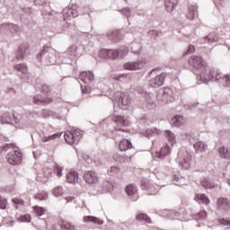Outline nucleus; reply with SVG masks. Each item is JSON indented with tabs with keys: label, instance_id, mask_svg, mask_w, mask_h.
Here are the masks:
<instances>
[{
	"label": "nucleus",
	"instance_id": "obj_1",
	"mask_svg": "<svg viewBox=\"0 0 230 230\" xmlns=\"http://www.w3.org/2000/svg\"><path fill=\"white\" fill-rule=\"evenodd\" d=\"M189 64L190 66H192L194 69L202 71L200 75L203 78H206L207 76L208 78H215L214 80H225L226 85L230 87V75H222V74L211 72L209 66H208V64H206V61H204L202 57L191 56L189 58Z\"/></svg>",
	"mask_w": 230,
	"mask_h": 230
},
{
	"label": "nucleus",
	"instance_id": "obj_2",
	"mask_svg": "<svg viewBox=\"0 0 230 230\" xmlns=\"http://www.w3.org/2000/svg\"><path fill=\"white\" fill-rule=\"evenodd\" d=\"M30 54V45L28 43H22L19 46L18 49L15 52L16 60H22L25 57H28Z\"/></svg>",
	"mask_w": 230,
	"mask_h": 230
},
{
	"label": "nucleus",
	"instance_id": "obj_3",
	"mask_svg": "<svg viewBox=\"0 0 230 230\" xmlns=\"http://www.w3.org/2000/svg\"><path fill=\"white\" fill-rule=\"evenodd\" d=\"M6 159L9 164L15 166V164H21V162L22 161V155L19 151H13L7 154Z\"/></svg>",
	"mask_w": 230,
	"mask_h": 230
},
{
	"label": "nucleus",
	"instance_id": "obj_4",
	"mask_svg": "<svg viewBox=\"0 0 230 230\" xmlns=\"http://www.w3.org/2000/svg\"><path fill=\"white\" fill-rule=\"evenodd\" d=\"M65 141L68 145H75V143L80 141V132L77 130L75 131H66L64 135Z\"/></svg>",
	"mask_w": 230,
	"mask_h": 230
},
{
	"label": "nucleus",
	"instance_id": "obj_5",
	"mask_svg": "<svg viewBox=\"0 0 230 230\" xmlns=\"http://www.w3.org/2000/svg\"><path fill=\"white\" fill-rule=\"evenodd\" d=\"M84 179L87 184H97L98 181H100L98 173L94 171H87L84 172Z\"/></svg>",
	"mask_w": 230,
	"mask_h": 230
},
{
	"label": "nucleus",
	"instance_id": "obj_6",
	"mask_svg": "<svg viewBox=\"0 0 230 230\" xmlns=\"http://www.w3.org/2000/svg\"><path fill=\"white\" fill-rule=\"evenodd\" d=\"M216 208L218 211H229L230 200L227 198H218L216 202Z\"/></svg>",
	"mask_w": 230,
	"mask_h": 230
},
{
	"label": "nucleus",
	"instance_id": "obj_7",
	"mask_svg": "<svg viewBox=\"0 0 230 230\" xmlns=\"http://www.w3.org/2000/svg\"><path fill=\"white\" fill-rule=\"evenodd\" d=\"M116 96L118 98L117 103L119 107L123 109V107H128V105H130V98L126 93L119 92L116 93Z\"/></svg>",
	"mask_w": 230,
	"mask_h": 230
},
{
	"label": "nucleus",
	"instance_id": "obj_8",
	"mask_svg": "<svg viewBox=\"0 0 230 230\" xmlns=\"http://www.w3.org/2000/svg\"><path fill=\"white\" fill-rule=\"evenodd\" d=\"M78 6L76 4H73L72 7H66L63 10V15L65 21H69L71 17H78V12L76 11Z\"/></svg>",
	"mask_w": 230,
	"mask_h": 230
},
{
	"label": "nucleus",
	"instance_id": "obj_9",
	"mask_svg": "<svg viewBox=\"0 0 230 230\" xmlns=\"http://www.w3.org/2000/svg\"><path fill=\"white\" fill-rule=\"evenodd\" d=\"M33 102L36 105H49V103H52L53 102V97H43L42 95L38 94L34 96Z\"/></svg>",
	"mask_w": 230,
	"mask_h": 230
},
{
	"label": "nucleus",
	"instance_id": "obj_10",
	"mask_svg": "<svg viewBox=\"0 0 230 230\" xmlns=\"http://www.w3.org/2000/svg\"><path fill=\"white\" fill-rule=\"evenodd\" d=\"M143 62L137 61V62H128L124 64V69H127L128 71H137V69L143 68Z\"/></svg>",
	"mask_w": 230,
	"mask_h": 230
},
{
	"label": "nucleus",
	"instance_id": "obj_11",
	"mask_svg": "<svg viewBox=\"0 0 230 230\" xmlns=\"http://www.w3.org/2000/svg\"><path fill=\"white\" fill-rule=\"evenodd\" d=\"M83 221L85 224H93V226H103V220L94 217V216H84Z\"/></svg>",
	"mask_w": 230,
	"mask_h": 230
},
{
	"label": "nucleus",
	"instance_id": "obj_12",
	"mask_svg": "<svg viewBox=\"0 0 230 230\" xmlns=\"http://www.w3.org/2000/svg\"><path fill=\"white\" fill-rule=\"evenodd\" d=\"M67 55H69V57H72L73 58H80V57H82L83 54L82 51H80L78 46L71 45L67 49Z\"/></svg>",
	"mask_w": 230,
	"mask_h": 230
},
{
	"label": "nucleus",
	"instance_id": "obj_13",
	"mask_svg": "<svg viewBox=\"0 0 230 230\" xmlns=\"http://www.w3.org/2000/svg\"><path fill=\"white\" fill-rule=\"evenodd\" d=\"M180 164L183 170H190L191 166V155L186 153L183 158L180 161Z\"/></svg>",
	"mask_w": 230,
	"mask_h": 230
},
{
	"label": "nucleus",
	"instance_id": "obj_14",
	"mask_svg": "<svg viewBox=\"0 0 230 230\" xmlns=\"http://www.w3.org/2000/svg\"><path fill=\"white\" fill-rule=\"evenodd\" d=\"M79 78L82 82H84V84H91V82H93V80H94V75L93 74V72H82L79 75Z\"/></svg>",
	"mask_w": 230,
	"mask_h": 230
},
{
	"label": "nucleus",
	"instance_id": "obj_15",
	"mask_svg": "<svg viewBox=\"0 0 230 230\" xmlns=\"http://www.w3.org/2000/svg\"><path fill=\"white\" fill-rule=\"evenodd\" d=\"M112 121L118 125V127H128L129 122L128 119H125L123 116H113Z\"/></svg>",
	"mask_w": 230,
	"mask_h": 230
},
{
	"label": "nucleus",
	"instance_id": "obj_16",
	"mask_svg": "<svg viewBox=\"0 0 230 230\" xmlns=\"http://www.w3.org/2000/svg\"><path fill=\"white\" fill-rule=\"evenodd\" d=\"M164 84V75H156L154 79L149 81V85L151 87H161Z\"/></svg>",
	"mask_w": 230,
	"mask_h": 230
},
{
	"label": "nucleus",
	"instance_id": "obj_17",
	"mask_svg": "<svg viewBox=\"0 0 230 230\" xmlns=\"http://www.w3.org/2000/svg\"><path fill=\"white\" fill-rule=\"evenodd\" d=\"M132 148H134V146L128 139H122L119 144V149L120 152H127V150H130Z\"/></svg>",
	"mask_w": 230,
	"mask_h": 230
},
{
	"label": "nucleus",
	"instance_id": "obj_18",
	"mask_svg": "<svg viewBox=\"0 0 230 230\" xmlns=\"http://www.w3.org/2000/svg\"><path fill=\"white\" fill-rule=\"evenodd\" d=\"M66 181L69 184H76L78 182V172L75 170H70L66 174Z\"/></svg>",
	"mask_w": 230,
	"mask_h": 230
},
{
	"label": "nucleus",
	"instance_id": "obj_19",
	"mask_svg": "<svg viewBox=\"0 0 230 230\" xmlns=\"http://www.w3.org/2000/svg\"><path fill=\"white\" fill-rule=\"evenodd\" d=\"M197 10H198L197 4L188 5V10L185 15L187 19H189V21H193V19H195V13H197Z\"/></svg>",
	"mask_w": 230,
	"mask_h": 230
},
{
	"label": "nucleus",
	"instance_id": "obj_20",
	"mask_svg": "<svg viewBox=\"0 0 230 230\" xmlns=\"http://www.w3.org/2000/svg\"><path fill=\"white\" fill-rule=\"evenodd\" d=\"M170 152H172V149L170 148V146L165 145L164 146H163L159 152H156L155 154V157H157L158 159H163L164 157H166V155H169Z\"/></svg>",
	"mask_w": 230,
	"mask_h": 230
},
{
	"label": "nucleus",
	"instance_id": "obj_21",
	"mask_svg": "<svg viewBox=\"0 0 230 230\" xmlns=\"http://www.w3.org/2000/svg\"><path fill=\"white\" fill-rule=\"evenodd\" d=\"M164 137H166V139L168 140V143H170V145H172V146H173V145H175V143H176L175 135L172 131L164 130Z\"/></svg>",
	"mask_w": 230,
	"mask_h": 230
},
{
	"label": "nucleus",
	"instance_id": "obj_22",
	"mask_svg": "<svg viewBox=\"0 0 230 230\" xmlns=\"http://www.w3.org/2000/svg\"><path fill=\"white\" fill-rule=\"evenodd\" d=\"M13 69L18 71V73H22V75H28V66L24 63L14 65Z\"/></svg>",
	"mask_w": 230,
	"mask_h": 230
},
{
	"label": "nucleus",
	"instance_id": "obj_23",
	"mask_svg": "<svg viewBox=\"0 0 230 230\" xmlns=\"http://www.w3.org/2000/svg\"><path fill=\"white\" fill-rule=\"evenodd\" d=\"M172 123L175 127H181V125H184L186 123V120L184 119V117H182V116H175L172 119Z\"/></svg>",
	"mask_w": 230,
	"mask_h": 230
},
{
	"label": "nucleus",
	"instance_id": "obj_24",
	"mask_svg": "<svg viewBox=\"0 0 230 230\" xmlns=\"http://www.w3.org/2000/svg\"><path fill=\"white\" fill-rule=\"evenodd\" d=\"M142 190H146L147 191H151L152 195L155 194V191L152 190V183L148 180H141L140 184Z\"/></svg>",
	"mask_w": 230,
	"mask_h": 230
},
{
	"label": "nucleus",
	"instance_id": "obj_25",
	"mask_svg": "<svg viewBox=\"0 0 230 230\" xmlns=\"http://www.w3.org/2000/svg\"><path fill=\"white\" fill-rule=\"evenodd\" d=\"M175 6H177V0H165V10L167 12H173Z\"/></svg>",
	"mask_w": 230,
	"mask_h": 230
},
{
	"label": "nucleus",
	"instance_id": "obj_26",
	"mask_svg": "<svg viewBox=\"0 0 230 230\" xmlns=\"http://www.w3.org/2000/svg\"><path fill=\"white\" fill-rule=\"evenodd\" d=\"M201 186L205 188V190H213V188L217 187V185L213 181H210L208 179H203L201 181Z\"/></svg>",
	"mask_w": 230,
	"mask_h": 230
},
{
	"label": "nucleus",
	"instance_id": "obj_27",
	"mask_svg": "<svg viewBox=\"0 0 230 230\" xmlns=\"http://www.w3.org/2000/svg\"><path fill=\"white\" fill-rule=\"evenodd\" d=\"M196 200L202 202V204H205V206H209V203L211 202L206 194H197Z\"/></svg>",
	"mask_w": 230,
	"mask_h": 230
},
{
	"label": "nucleus",
	"instance_id": "obj_28",
	"mask_svg": "<svg viewBox=\"0 0 230 230\" xmlns=\"http://www.w3.org/2000/svg\"><path fill=\"white\" fill-rule=\"evenodd\" d=\"M195 152H205L206 148H208V145L204 144V142H197L194 144Z\"/></svg>",
	"mask_w": 230,
	"mask_h": 230
},
{
	"label": "nucleus",
	"instance_id": "obj_29",
	"mask_svg": "<svg viewBox=\"0 0 230 230\" xmlns=\"http://www.w3.org/2000/svg\"><path fill=\"white\" fill-rule=\"evenodd\" d=\"M49 197V195L48 194V192L42 190L35 194L34 199H36L37 200H48Z\"/></svg>",
	"mask_w": 230,
	"mask_h": 230
},
{
	"label": "nucleus",
	"instance_id": "obj_30",
	"mask_svg": "<svg viewBox=\"0 0 230 230\" xmlns=\"http://www.w3.org/2000/svg\"><path fill=\"white\" fill-rule=\"evenodd\" d=\"M60 227L63 230H75L74 225L66 220L61 221Z\"/></svg>",
	"mask_w": 230,
	"mask_h": 230
},
{
	"label": "nucleus",
	"instance_id": "obj_31",
	"mask_svg": "<svg viewBox=\"0 0 230 230\" xmlns=\"http://www.w3.org/2000/svg\"><path fill=\"white\" fill-rule=\"evenodd\" d=\"M152 136H159V129L154 128L146 129L145 131L146 137H152Z\"/></svg>",
	"mask_w": 230,
	"mask_h": 230
},
{
	"label": "nucleus",
	"instance_id": "obj_32",
	"mask_svg": "<svg viewBox=\"0 0 230 230\" xmlns=\"http://www.w3.org/2000/svg\"><path fill=\"white\" fill-rule=\"evenodd\" d=\"M52 195L54 197H62L64 195V188L62 186L55 187L52 190Z\"/></svg>",
	"mask_w": 230,
	"mask_h": 230
},
{
	"label": "nucleus",
	"instance_id": "obj_33",
	"mask_svg": "<svg viewBox=\"0 0 230 230\" xmlns=\"http://www.w3.org/2000/svg\"><path fill=\"white\" fill-rule=\"evenodd\" d=\"M126 193H128L129 197H132V195L137 193V189H136V186L129 184L126 187Z\"/></svg>",
	"mask_w": 230,
	"mask_h": 230
},
{
	"label": "nucleus",
	"instance_id": "obj_34",
	"mask_svg": "<svg viewBox=\"0 0 230 230\" xmlns=\"http://www.w3.org/2000/svg\"><path fill=\"white\" fill-rule=\"evenodd\" d=\"M119 172H121V169H119V167H118V166H111V167L108 170V173H109V175H111V177H114V175H118Z\"/></svg>",
	"mask_w": 230,
	"mask_h": 230
},
{
	"label": "nucleus",
	"instance_id": "obj_35",
	"mask_svg": "<svg viewBox=\"0 0 230 230\" xmlns=\"http://www.w3.org/2000/svg\"><path fill=\"white\" fill-rule=\"evenodd\" d=\"M119 57V52L118 50L108 49V58L116 60Z\"/></svg>",
	"mask_w": 230,
	"mask_h": 230
},
{
	"label": "nucleus",
	"instance_id": "obj_36",
	"mask_svg": "<svg viewBox=\"0 0 230 230\" xmlns=\"http://www.w3.org/2000/svg\"><path fill=\"white\" fill-rule=\"evenodd\" d=\"M33 209L37 215V217H42L46 213V208L39 206H34Z\"/></svg>",
	"mask_w": 230,
	"mask_h": 230
},
{
	"label": "nucleus",
	"instance_id": "obj_37",
	"mask_svg": "<svg viewBox=\"0 0 230 230\" xmlns=\"http://www.w3.org/2000/svg\"><path fill=\"white\" fill-rule=\"evenodd\" d=\"M41 94H45V96H49V93H51V88L48 84H42L40 89Z\"/></svg>",
	"mask_w": 230,
	"mask_h": 230
},
{
	"label": "nucleus",
	"instance_id": "obj_38",
	"mask_svg": "<svg viewBox=\"0 0 230 230\" xmlns=\"http://www.w3.org/2000/svg\"><path fill=\"white\" fill-rule=\"evenodd\" d=\"M218 154L223 159H227V157H229V151L226 150V147H220L218 149Z\"/></svg>",
	"mask_w": 230,
	"mask_h": 230
},
{
	"label": "nucleus",
	"instance_id": "obj_39",
	"mask_svg": "<svg viewBox=\"0 0 230 230\" xmlns=\"http://www.w3.org/2000/svg\"><path fill=\"white\" fill-rule=\"evenodd\" d=\"M137 220H144L145 222H147V224H150L151 219L150 217H148V216H146V214H138L136 217Z\"/></svg>",
	"mask_w": 230,
	"mask_h": 230
},
{
	"label": "nucleus",
	"instance_id": "obj_40",
	"mask_svg": "<svg viewBox=\"0 0 230 230\" xmlns=\"http://www.w3.org/2000/svg\"><path fill=\"white\" fill-rule=\"evenodd\" d=\"M31 216L30 214H25L18 217V222H31Z\"/></svg>",
	"mask_w": 230,
	"mask_h": 230
},
{
	"label": "nucleus",
	"instance_id": "obj_41",
	"mask_svg": "<svg viewBox=\"0 0 230 230\" xmlns=\"http://www.w3.org/2000/svg\"><path fill=\"white\" fill-rule=\"evenodd\" d=\"M113 159L115 161H117V163H125L127 161V156L119 155H114Z\"/></svg>",
	"mask_w": 230,
	"mask_h": 230
},
{
	"label": "nucleus",
	"instance_id": "obj_42",
	"mask_svg": "<svg viewBox=\"0 0 230 230\" xmlns=\"http://www.w3.org/2000/svg\"><path fill=\"white\" fill-rule=\"evenodd\" d=\"M64 170V168H62L60 165L58 164H55L54 166V172L58 176V177H62V171Z\"/></svg>",
	"mask_w": 230,
	"mask_h": 230
},
{
	"label": "nucleus",
	"instance_id": "obj_43",
	"mask_svg": "<svg viewBox=\"0 0 230 230\" xmlns=\"http://www.w3.org/2000/svg\"><path fill=\"white\" fill-rule=\"evenodd\" d=\"M99 57H101V58H109V49H101L99 52Z\"/></svg>",
	"mask_w": 230,
	"mask_h": 230
},
{
	"label": "nucleus",
	"instance_id": "obj_44",
	"mask_svg": "<svg viewBox=\"0 0 230 230\" xmlns=\"http://www.w3.org/2000/svg\"><path fill=\"white\" fill-rule=\"evenodd\" d=\"M12 202L13 204H15V206H24V199H22L13 198Z\"/></svg>",
	"mask_w": 230,
	"mask_h": 230
},
{
	"label": "nucleus",
	"instance_id": "obj_45",
	"mask_svg": "<svg viewBox=\"0 0 230 230\" xmlns=\"http://www.w3.org/2000/svg\"><path fill=\"white\" fill-rule=\"evenodd\" d=\"M8 205V201L6 199L0 196V209H6V206Z\"/></svg>",
	"mask_w": 230,
	"mask_h": 230
},
{
	"label": "nucleus",
	"instance_id": "obj_46",
	"mask_svg": "<svg viewBox=\"0 0 230 230\" xmlns=\"http://www.w3.org/2000/svg\"><path fill=\"white\" fill-rule=\"evenodd\" d=\"M56 137H59L58 134H54L52 136L45 137L43 138V142L47 143V141H53V139H55Z\"/></svg>",
	"mask_w": 230,
	"mask_h": 230
},
{
	"label": "nucleus",
	"instance_id": "obj_47",
	"mask_svg": "<svg viewBox=\"0 0 230 230\" xmlns=\"http://www.w3.org/2000/svg\"><path fill=\"white\" fill-rule=\"evenodd\" d=\"M218 222L222 226H229V227H230V219L221 218L218 220Z\"/></svg>",
	"mask_w": 230,
	"mask_h": 230
},
{
	"label": "nucleus",
	"instance_id": "obj_48",
	"mask_svg": "<svg viewBox=\"0 0 230 230\" xmlns=\"http://www.w3.org/2000/svg\"><path fill=\"white\" fill-rule=\"evenodd\" d=\"M81 89H82V93L84 94H89V93H91V88L89 86H82L81 85Z\"/></svg>",
	"mask_w": 230,
	"mask_h": 230
},
{
	"label": "nucleus",
	"instance_id": "obj_49",
	"mask_svg": "<svg viewBox=\"0 0 230 230\" xmlns=\"http://www.w3.org/2000/svg\"><path fill=\"white\" fill-rule=\"evenodd\" d=\"M194 52H195V47L193 45H190L186 52V55H190Z\"/></svg>",
	"mask_w": 230,
	"mask_h": 230
},
{
	"label": "nucleus",
	"instance_id": "obj_50",
	"mask_svg": "<svg viewBox=\"0 0 230 230\" xmlns=\"http://www.w3.org/2000/svg\"><path fill=\"white\" fill-rule=\"evenodd\" d=\"M121 55V57H125V55H127V53H128V49H120V51L119 52V55Z\"/></svg>",
	"mask_w": 230,
	"mask_h": 230
},
{
	"label": "nucleus",
	"instance_id": "obj_51",
	"mask_svg": "<svg viewBox=\"0 0 230 230\" xmlns=\"http://www.w3.org/2000/svg\"><path fill=\"white\" fill-rule=\"evenodd\" d=\"M74 199H75V197H71V196L65 198V200H66V204H69V202H73Z\"/></svg>",
	"mask_w": 230,
	"mask_h": 230
},
{
	"label": "nucleus",
	"instance_id": "obj_52",
	"mask_svg": "<svg viewBox=\"0 0 230 230\" xmlns=\"http://www.w3.org/2000/svg\"><path fill=\"white\" fill-rule=\"evenodd\" d=\"M147 109L152 110L155 108V104L154 102H149L146 105Z\"/></svg>",
	"mask_w": 230,
	"mask_h": 230
},
{
	"label": "nucleus",
	"instance_id": "obj_53",
	"mask_svg": "<svg viewBox=\"0 0 230 230\" xmlns=\"http://www.w3.org/2000/svg\"><path fill=\"white\" fill-rule=\"evenodd\" d=\"M40 55L41 57H46V55H48V53H46V51H42L41 53H40Z\"/></svg>",
	"mask_w": 230,
	"mask_h": 230
},
{
	"label": "nucleus",
	"instance_id": "obj_54",
	"mask_svg": "<svg viewBox=\"0 0 230 230\" xmlns=\"http://www.w3.org/2000/svg\"><path fill=\"white\" fill-rule=\"evenodd\" d=\"M9 226H13V221H10Z\"/></svg>",
	"mask_w": 230,
	"mask_h": 230
},
{
	"label": "nucleus",
	"instance_id": "obj_55",
	"mask_svg": "<svg viewBox=\"0 0 230 230\" xmlns=\"http://www.w3.org/2000/svg\"><path fill=\"white\" fill-rule=\"evenodd\" d=\"M115 80H117V82H119V81H121V79H115Z\"/></svg>",
	"mask_w": 230,
	"mask_h": 230
},
{
	"label": "nucleus",
	"instance_id": "obj_56",
	"mask_svg": "<svg viewBox=\"0 0 230 230\" xmlns=\"http://www.w3.org/2000/svg\"><path fill=\"white\" fill-rule=\"evenodd\" d=\"M228 184H229V186H230V179L228 180Z\"/></svg>",
	"mask_w": 230,
	"mask_h": 230
},
{
	"label": "nucleus",
	"instance_id": "obj_57",
	"mask_svg": "<svg viewBox=\"0 0 230 230\" xmlns=\"http://www.w3.org/2000/svg\"><path fill=\"white\" fill-rule=\"evenodd\" d=\"M14 119H17V118H15V116H13Z\"/></svg>",
	"mask_w": 230,
	"mask_h": 230
},
{
	"label": "nucleus",
	"instance_id": "obj_58",
	"mask_svg": "<svg viewBox=\"0 0 230 230\" xmlns=\"http://www.w3.org/2000/svg\"><path fill=\"white\" fill-rule=\"evenodd\" d=\"M49 64H51V61H49Z\"/></svg>",
	"mask_w": 230,
	"mask_h": 230
},
{
	"label": "nucleus",
	"instance_id": "obj_59",
	"mask_svg": "<svg viewBox=\"0 0 230 230\" xmlns=\"http://www.w3.org/2000/svg\"><path fill=\"white\" fill-rule=\"evenodd\" d=\"M205 80H209V79H205Z\"/></svg>",
	"mask_w": 230,
	"mask_h": 230
}]
</instances>
